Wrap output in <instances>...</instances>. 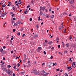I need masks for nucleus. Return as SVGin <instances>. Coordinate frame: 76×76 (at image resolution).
<instances>
[{
    "label": "nucleus",
    "instance_id": "obj_1",
    "mask_svg": "<svg viewBox=\"0 0 76 76\" xmlns=\"http://www.w3.org/2000/svg\"><path fill=\"white\" fill-rule=\"evenodd\" d=\"M45 7H40V10H45Z\"/></svg>",
    "mask_w": 76,
    "mask_h": 76
},
{
    "label": "nucleus",
    "instance_id": "obj_2",
    "mask_svg": "<svg viewBox=\"0 0 76 76\" xmlns=\"http://www.w3.org/2000/svg\"><path fill=\"white\" fill-rule=\"evenodd\" d=\"M2 69L4 71H5L6 73H8V72H7V69H6V68H3Z\"/></svg>",
    "mask_w": 76,
    "mask_h": 76
},
{
    "label": "nucleus",
    "instance_id": "obj_3",
    "mask_svg": "<svg viewBox=\"0 0 76 76\" xmlns=\"http://www.w3.org/2000/svg\"><path fill=\"white\" fill-rule=\"evenodd\" d=\"M0 15H1L0 18H2V17H4L5 16H6V14L4 13H1L0 14Z\"/></svg>",
    "mask_w": 76,
    "mask_h": 76
},
{
    "label": "nucleus",
    "instance_id": "obj_4",
    "mask_svg": "<svg viewBox=\"0 0 76 76\" xmlns=\"http://www.w3.org/2000/svg\"><path fill=\"white\" fill-rule=\"evenodd\" d=\"M41 50V47H39L38 48V49H37V51H38V52H39L40 51V50Z\"/></svg>",
    "mask_w": 76,
    "mask_h": 76
},
{
    "label": "nucleus",
    "instance_id": "obj_5",
    "mask_svg": "<svg viewBox=\"0 0 76 76\" xmlns=\"http://www.w3.org/2000/svg\"><path fill=\"white\" fill-rule=\"evenodd\" d=\"M33 72L34 73V74H36L37 73V71L35 69H34L33 70Z\"/></svg>",
    "mask_w": 76,
    "mask_h": 76
},
{
    "label": "nucleus",
    "instance_id": "obj_6",
    "mask_svg": "<svg viewBox=\"0 0 76 76\" xmlns=\"http://www.w3.org/2000/svg\"><path fill=\"white\" fill-rule=\"evenodd\" d=\"M69 3H70V4H73V3H74V2H73V1H72V0H71L69 2Z\"/></svg>",
    "mask_w": 76,
    "mask_h": 76
},
{
    "label": "nucleus",
    "instance_id": "obj_7",
    "mask_svg": "<svg viewBox=\"0 0 76 76\" xmlns=\"http://www.w3.org/2000/svg\"><path fill=\"white\" fill-rule=\"evenodd\" d=\"M28 11L27 10V9H26V10L24 12V13L25 14H27V13H28Z\"/></svg>",
    "mask_w": 76,
    "mask_h": 76
},
{
    "label": "nucleus",
    "instance_id": "obj_8",
    "mask_svg": "<svg viewBox=\"0 0 76 76\" xmlns=\"http://www.w3.org/2000/svg\"><path fill=\"white\" fill-rule=\"evenodd\" d=\"M35 2V0H33L31 1V3H32L33 4H34V3Z\"/></svg>",
    "mask_w": 76,
    "mask_h": 76
},
{
    "label": "nucleus",
    "instance_id": "obj_9",
    "mask_svg": "<svg viewBox=\"0 0 76 76\" xmlns=\"http://www.w3.org/2000/svg\"><path fill=\"white\" fill-rule=\"evenodd\" d=\"M38 64V61H34V64Z\"/></svg>",
    "mask_w": 76,
    "mask_h": 76
},
{
    "label": "nucleus",
    "instance_id": "obj_10",
    "mask_svg": "<svg viewBox=\"0 0 76 76\" xmlns=\"http://www.w3.org/2000/svg\"><path fill=\"white\" fill-rule=\"evenodd\" d=\"M56 40L57 42V44H58V41H59V38L57 37V38H56Z\"/></svg>",
    "mask_w": 76,
    "mask_h": 76
},
{
    "label": "nucleus",
    "instance_id": "obj_11",
    "mask_svg": "<svg viewBox=\"0 0 76 76\" xmlns=\"http://www.w3.org/2000/svg\"><path fill=\"white\" fill-rule=\"evenodd\" d=\"M7 72H8V74H10V72H11L10 70V69H8V70Z\"/></svg>",
    "mask_w": 76,
    "mask_h": 76
},
{
    "label": "nucleus",
    "instance_id": "obj_12",
    "mask_svg": "<svg viewBox=\"0 0 76 76\" xmlns=\"http://www.w3.org/2000/svg\"><path fill=\"white\" fill-rule=\"evenodd\" d=\"M49 44H53V42L52 41H50L48 42Z\"/></svg>",
    "mask_w": 76,
    "mask_h": 76
},
{
    "label": "nucleus",
    "instance_id": "obj_13",
    "mask_svg": "<svg viewBox=\"0 0 76 76\" xmlns=\"http://www.w3.org/2000/svg\"><path fill=\"white\" fill-rule=\"evenodd\" d=\"M21 23V22H20V21H18L17 22V23L18 24H20Z\"/></svg>",
    "mask_w": 76,
    "mask_h": 76
},
{
    "label": "nucleus",
    "instance_id": "obj_14",
    "mask_svg": "<svg viewBox=\"0 0 76 76\" xmlns=\"http://www.w3.org/2000/svg\"><path fill=\"white\" fill-rule=\"evenodd\" d=\"M46 17L47 18H48L50 17V16L48 15L47 14L46 15Z\"/></svg>",
    "mask_w": 76,
    "mask_h": 76
},
{
    "label": "nucleus",
    "instance_id": "obj_15",
    "mask_svg": "<svg viewBox=\"0 0 76 76\" xmlns=\"http://www.w3.org/2000/svg\"><path fill=\"white\" fill-rule=\"evenodd\" d=\"M66 45L67 46V48L69 46V43H67L66 44Z\"/></svg>",
    "mask_w": 76,
    "mask_h": 76
},
{
    "label": "nucleus",
    "instance_id": "obj_16",
    "mask_svg": "<svg viewBox=\"0 0 76 76\" xmlns=\"http://www.w3.org/2000/svg\"><path fill=\"white\" fill-rule=\"evenodd\" d=\"M0 51H1V53H3V49H0Z\"/></svg>",
    "mask_w": 76,
    "mask_h": 76
},
{
    "label": "nucleus",
    "instance_id": "obj_17",
    "mask_svg": "<svg viewBox=\"0 0 76 76\" xmlns=\"http://www.w3.org/2000/svg\"><path fill=\"white\" fill-rule=\"evenodd\" d=\"M43 14V13H42V12H40V15H42Z\"/></svg>",
    "mask_w": 76,
    "mask_h": 76
},
{
    "label": "nucleus",
    "instance_id": "obj_18",
    "mask_svg": "<svg viewBox=\"0 0 76 76\" xmlns=\"http://www.w3.org/2000/svg\"><path fill=\"white\" fill-rule=\"evenodd\" d=\"M48 75V73H47L46 74H44V76H46L47 75Z\"/></svg>",
    "mask_w": 76,
    "mask_h": 76
},
{
    "label": "nucleus",
    "instance_id": "obj_19",
    "mask_svg": "<svg viewBox=\"0 0 76 76\" xmlns=\"http://www.w3.org/2000/svg\"><path fill=\"white\" fill-rule=\"evenodd\" d=\"M16 7H13V10H16Z\"/></svg>",
    "mask_w": 76,
    "mask_h": 76
},
{
    "label": "nucleus",
    "instance_id": "obj_20",
    "mask_svg": "<svg viewBox=\"0 0 76 76\" xmlns=\"http://www.w3.org/2000/svg\"><path fill=\"white\" fill-rule=\"evenodd\" d=\"M17 35L19 36L20 35V32L17 33Z\"/></svg>",
    "mask_w": 76,
    "mask_h": 76
},
{
    "label": "nucleus",
    "instance_id": "obj_21",
    "mask_svg": "<svg viewBox=\"0 0 76 76\" xmlns=\"http://www.w3.org/2000/svg\"><path fill=\"white\" fill-rule=\"evenodd\" d=\"M12 38L11 39V40H13V39H14V37H13V36H12Z\"/></svg>",
    "mask_w": 76,
    "mask_h": 76
},
{
    "label": "nucleus",
    "instance_id": "obj_22",
    "mask_svg": "<svg viewBox=\"0 0 76 76\" xmlns=\"http://www.w3.org/2000/svg\"><path fill=\"white\" fill-rule=\"evenodd\" d=\"M6 6V5L5 4H4L3 5H2V7H4Z\"/></svg>",
    "mask_w": 76,
    "mask_h": 76
},
{
    "label": "nucleus",
    "instance_id": "obj_23",
    "mask_svg": "<svg viewBox=\"0 0 76 76\" xmlns=\"http://www.w3.org/2000/svg\"><path fill=\"white\" fill-rule=\"evenodd\" d=\"M51 18H54V15H52L51 16Z\"/></svg>",
    "mask_w": 76,
    "mask_h": 76
},
{
    "label": "nucleus",
    "instance_id": "obj_24",
    "mask_svg": "<svg viewBox=\"0 0 76 76\" xmlns=\"http://www.w3.org/2000/svg\"><path fill=\"white\" fill-rule=\"evenodd\" d=\"M75 64H76V62H74L72 64L74 65V66H75Z\"/></svg>",
    "mask_w": 76,
    "mask_h": 76
},
{
    "label": "nucleus",
    "instance_id": "obj_25",
    "mask_svg": "<svg viewBox=\"0 0 76 76\" xmlns=\"http://www.w3.org/2000/svg\"><path fill=\"white\" fill-rule=\"evenodd\" d=\"M52 8H50L49 9V12H51V9Z\"/></svg>",
    "mask_w": 76,
    "mask_h": 76
},
{
    "label": "nucleus",
    "instance_id": "obj_26",
    "mask_svg": "<svg viewBox=\"0 0 76 76\" xmlns=\"http://www.w3.org/2000/svg\"><path fill=\"white\" fill-rule=\"evenodd\" d=\"M69 70H72V66L69 67Z\"/></svg>",
    "mask_w": 76,
    "mask_h": 76
},
{
    "label": "nucleus",
    "instance_id": "obj_27",
    "mask_svg": "<svg viewBox=\"0 0 76 76\" xmlns=\"http://www.w3.org/2000/svg\"><path fill=\"white\" fill-rule=\"evenodd\" d=\"M30 66H31V64H29L28 65L27 67H29Z\"/></svg>",
    "mask_w": 76,
    "mask_h": 76
},
{
    "label": "nucleus",
    "instance_id": "obj_28",
    "mask_svg": "<svg viewBox=\"0 0 76 76\" xmlns=\"http://www.w3.org/2000/svg\"><path fill=\"white\" fill-rule=\"evenodd\" d=\"M38 20H40V19H41V18H40V16H39L38 17Z\"/></svg>",
    "mask_w": 76,
    "mask_h": 76
},
{
    "label": "nucleus",
    "instance_id": "obj_29",
    "mask_svg": "<svg viewBox=\"0 0 76 76\" xmlns=\"http://www.w3.org/2000/svg\"><path fill=\"white\" fill-rule=\"evenodd\" d=\"M66 69H69V67L67 66V68H66Z\"/></svg>",
    "mask_w": 76,
    "mask_h": 76
},
{
    "label": "nucleus",
    "instance_id": "obj_30",
    "mask_svg": "<svg viewBox=\"0 0 76 76\" xmlns=\"http://www.w3.org/2000/svg\"><path fill=\"white\" fill-rule=\"evenodd\" d=\"M48 66H50V63H49L47 64Z\"/></svg>",
    "mask_w": 76,
    "mask_h": 76
},
{
    "label": "nucleus",
    "instance_id": "obj_31",
    "mask_svg": "<svg viewBox=\"0 0 76 76\" xmlns=\"http://www.w3.org/2000/svg\"><path fill=\"white\" fill-rule=\"evenodd\" d=\"M15 29H13V32H15Z\"/></svg>",
    "mask_w": 76,
    "mask_h": 76
},
{
    "label": "nucleus",
    "instance_id": "obj_32",
    "mask_svg": "<svg viewBox=\"0 0 76 76\" xmlns=\"http://www.w3.org/2000/svg\"><path fill=\"white\" fill-rule=\"evenodd\" d=\"M67 53V51H64V53L65 54H66V53Z\"/></svg>",
    "mask_w": 76,
    "mask_h": 76
},
{
    "label": "nucleus",
    "instance_id": "obj_33",
    "mask_svg": "<svg viewBox=\"0 0 76 76\" xmlns=\"http://www.w3.org/2000/svg\"><path fill=\"white\" fill-rule=\"evenodd\" d=\"M43 53L45 54H45H46V53L45 52V51H44V52H43Z\"/></svg>",
    "mask_w": 76,
    "mask_h": 76
},
{
    "label": "nucleus",
    "instance_id": "obj_34",
    "mask_svg": "<svg viewBox=\"0 0 76 76\" xmlns=\"http://www.w3.org/2000/svg\"><path fill=\"white\" fill-rule=\"evenodd\" d=\"M30 7V6H29V5H28V6H27V9H28V8H29V7Z\"/></svg>",
    "mask_w": 76,
    "mask_h": 76
},
{
    "label": "nucleus",
    "instance_id": "obj_35",
    "mask_svg": "<svg viewBox=\"0 0 76 76\" xmlns=\"http://www.w3.org/2000/svg\"><path fill=\"white\" fill-rule=\"evenodd\" d=\"M18 67H19V66H20V64H19V63H18Z\"/></svg>",
    "mask_w": 76,
    "mask_h": 76
},
{
    "label": "nucleus",
    "instance_id": "obj_36",
    "mask_svg": "<svg viewBox=\"0 0 76 76\" xmlns=\"http://www.w3.org/2000/svg\"><path fill=\"white\" fill-rule=\"evenodd\" d=\"M32 19L31 18H30L29 19V20L30 21H32Z\"/></svg>",
    "mask_w": 76,
    "mask_h": 76
},
{
    "label": "nucleus",
    "instance_id": "obj_37",
    "mask_svg": "<svg viewBox=\"0 0 76 76\" xmlns=\"http://www.w3.org/2000/svg\"><path fill=\"white\" fill-rule=\"evenodd\" d=\"M8 67H9V68H10V67H11V66L10 65H8Z\"/></svg>",
    "mask_w": 76,
    "mask_h": 76
},
{
    "label": "nucleus",
    "instance_id": "obj_38",
    "mask_svg": "<svg viewBox=\"0 0 76 76\" xmlns=\"http://www.w3.org/2000/svg\"><path fill=\"white\" fill-rule=\"evenodd\" d=\"M19 1L20 3V4H21V0H19Z\"/></svg>",
    "mask_w": 76,
    "mask_h": 76
},
{
    "label": "nucleus",
    "instance_id": "obj_39",
    "mask_svg": "<svg viewBox=\"0 0 76 76\" xmlns=\"http://www.w3.org/2000/svg\"><path fill=\"white\" fill-rule=\"evenodd\" d=\"M14 68L15 69H16V66H14Z\"/></svg>",
    "mask_w": 76,
    "mask_h": 76
},
{
    "label": "nucleus",
    "instance_id": "obj_40",
    "mask_svg": "<svg viewBox=\"0 0 76 76\" xmlns=\"http://www.w3.org/2000/svg\"><path fill=\"white\" fill-rule=\"evenodd\" d=\"M48 35L50 36H51V33H49V34H48Z\"/></svg>",
    "mask_w": 76,
    "mask_h": 76
},
{
    "label": "nucleus",
    "instance_id": "obj_41",
    "mask_svg": "<svg viewBox=\"0 0 76 76\" xmlns=\"http://www.w3.org/2000/svg\"><path fill=\"white\" fill-rule=\"evenodd\" d=\"M53 64V62H51L50 63V66H51V65H52Z\"/></svg>",
    "mask_w": 76,
    "mask_h": 76
},
{
    "label": "nucleus",
    "instance_id": "obj_42",
    "mask_svg": "<svg viewBox=\"0 0 76 76\" xmlns=\"http://www.w3.org/2000/svg\"><path fill=\"white\" fill-rule=\"evenodd\" d=\"M53 58V56H51L50 57V58H51V59H52V58Z\"/></svg>",
    "mask_w": 76,
    "mask_h": 76
},
{
    "label": "nucleus",
    "instance_id": "obj_43",
    "mask_svg": "<svg viewBox=\"0 0 76 76\" xmlns=\"http://www.w3.org/2000/svg\"><path fill=\"white\" fill-rule=\"evenodd\" d=\"M44 64H45V63H43L42 64V67H43V65H44Z\"/></svg>",
    "mask_w": 76,
    "mask_h": 76
},
{
    "label": "nucleus",
    "instance_id": "obj_44",
    "mask_svg": "<svg viewBox=\"0 0 76 76\" xmlns=\"http://www.w3.org/2000/svg\"><path fill=\"white\" fill-rule=\"evenodd\" d=\"M71 58H70L69 60V61H72V59H71Z\"/></svg>",
    "mask_w": 76,
    "mask_h": 76
},
{
    "label": "nucleus",
    "instance_id": "obj_45",
    "mask_svg": "<svg viewBox=\"0 0 76 76\" xmlns=\"http://www.w3.org/2000/svg\"><path fill=\"white\" fill-rule=\"evenodd\" d=\"M72 47H73L74 48H75V47H76V45H75V44H74V46H72Z\"/></svg>",
    "mask_w": 76,
    "mask_h": 76
},
{
    "label": "nucleus",
    "instance_id": "obj_46",
    "mask_svg": "<svg viewBox=\"0 0 76 76\" xmlns=\"http://www.w3.org/2000/svg\"><path fill=\"white\" fill-rule=\"evenodd\" d=\"M14 25H15V26H16L17 25V24L16 23H15L14 24Z\"/></svg>",
    "mask_w": 76,
    "mask_h": 76
},
{
    "label": "nucleus",
    "instance_id": "obj_47",
    "mask_svg": "<svg viewBox=\"0 0 76 76\" xmlns=\"http://www.w3.org/2000/svg\"><path fill=\"white\" fill-rule=\"evenodd\" d=\"M25 35V34H23V35L22 36V37H24Z\"/></svg>",
    "mask_w": 76,
    "mask_h": 76
},
{
    "label": "nucleus",
    "instance_id": "obj_48",
    "mask_svg": "<svg viewBox=\"0 0 76 76\" xmlns=\"http://www.w3.org/2000/svg\"><path fill=\"white\" fill-rule=\"evenodd\" d=\"M60 70V69H57L56 71L58 72V71H59Z\"/></svg>",
    "mask_w": 76,
    "mask_h": 76
},
{
    "label": "nucleus",
    "instance_id": "obj_49",
    "mask_svg": "<svg viewBox=\"0 0 76 76\" xmlns=\"http://www.w3.org/2000/svg\"><path fill=\"white\" fill-rule=\"evenodd\" d=\"M45 11L46 12H48V10H47V9H45Z\"/></svg>",
    "mask_w": 76,
    "mask_h": 76
},
{
    "label": "nucleus",
    "instance_id": "obj_50",
    "mask_svg": "<svg viewBox=\"0 0 76 76\" xmlns=\"http://www.w3.org/2000/svg\"><path fill=\"white\" fill-rule=\"evenodd\" d=\"M51 49H52V50H54V47H53L51 48Z\"/></svg>",
    "mask_w": 76,
    "mask_h": 76
},
{
    "label": "nucleus",
    "instance_id": "obj_51",
    "mask_svg": "<svg viewBox=\"0 0 76 76\" xmlns=\"http://www.w3.org/2000/svg\"><path fill=\"white\" fill-rule=\"evenodd\" d=\"M16 75H15V73H13V75L12 76H15Z\"/></svg>",
    "mask_w": 76,
    "mask_h": 76
},
{
    "label": "nucleus",
    "instance_id": "obj_52",
    "mask_svg": "<svg viewBox=\"0 0 76 76\" xmlns=\"http://www.w3.org/2000/svg\"><path fill=\"white\" fill-rule=\"evenodd\" d=\"M3 48H6V46H4L3 47Z\"/></svg>",
    "mask_w": 76,
    "mask_h": 76
},
{
    "label": "nucleus",
    "instance_id": "obj_53",
    "mask_svg": "<svg viewBox=\"0 0 76 76\" xmlns=\"http://www.w3.org/2000/svg\"><path fill=\"white\" fill-rule=\"evenodd\" d=\"M58 48H60V45H58Z\"/></svg>",
    "mask_w": 76,
    "mask_h": 76
},
{
    "label": "nucleus",
    "instance_id": "obj_54",
    "mask_svg": "<svg viewBox=\"0 0 76 76\" xmlns=\"http://www.w3.org/2000/svg\"><path fill=\"white\" fill-rule=\"evenodd\" d=\"M13 16H15V14H13L12 15V18H13Z\"/></svg>",
    "mask_w": 76,
    "mask_h": 76
},
{
    "label": "nucleus",
    "instance_id": "obj_55",
    "mask_svg": "<svg viewBox=\"0 0 76 76\" xmlns=\"http://www.w3.org/2000/svg\"><path fill=\"white\" fill-rule=\"evenodd\" d=\"M45 42H48V41L47 40H45Z\"/></svg>",
    "mask_w": 76,
    "mask_h": 76
},
{
    "label": "nucleus",
    "instance_id": "obj_56",
    "mask_svg": "<svg viewBox=\"0 0 76 76\" xmlns=\"http://www.w3.org/2000/svg\"><path fill=\"white\" fill-rule=\"evenodd\" d=\"M14 20H16V18H14L13 19Z\"/></svg>",
    "mask_w": 76,
    "mask_h": 76
},
{
    "label": "nucleus",
    "instance_id": "obj_57",
    "mask_svg": "<svg viewBox=\"0 0 76 76\" xmlns=\"http://www.w3.org/2000/svg\"><path fill=\"white\" fill-rule=\"evenodd\" d=\"M28 63L29 64V63H31V62H30V61H28Z\"/></svg>",
    "mask_w": 76,
    "mask_h": 76
},
{
    "label": "nucleus",
    "instance_id": "obj_58",
    "mask_svg": "<svg viewBox=\"0 0 76 76\" xmlns=\"http://www.w3.org/2000/svg\"><path fill=\"white\" fill-rule=\"evenodd\" d=\"M63 23H61L62 27H63Z\"/></svg>",
    "mask_w": 76,
    "mask_h": 76
},
{
    "label": "nucleus",
    "instance_id": "obj_59",
    "mask_svg": "<svg viewBox=\"0 0 76 76\" xmlns=\"http://www.w3.org/2000/svg\"><path fill=\"white\" fill-rule=\"evenodd\" d=\"M37 37V35L36 34L35 36H34V37Z\"/></svg>",
    "mask_w": 76,
    "mask_h": 76
},
{
    "label": "nucleus",
    "instance_id": "obj_60",
    "mask_svg": "<svg viewBox=\"0 0 76 76\" xmlns=\"http://www.w3.org/2000/svg\"><path fill=\"white\" fill-rule=\"evenodd\" d=\"M3 60H5V58L4 57L3 58Z\"/></svg>",
    "mask_w": 76,
    "mask_h": 76
},
{
    "label": "nucleus",
    "instance_id": "obj_61",
    "mask_svg": "<svg viewBox=\"0 0 76 76\" xmlns=\"http://www.w3.org/2000/svg\"><path fill=\"white\" fill-rule=\"evenodd\" d=\"M72 38V37H70V38H69V39L70 40V39H71Z\"/></svg>",
    "mask_w": 76,
    "mask_h": 76
},
{
    "label": "nucleus",
    "instance_id": "obj_62",
    "mask_svg": "<svg viewBox=\"0 0 76 76\" xmlns=\"http://www.w3.org/2000/svg\"><path fill=\"white\" fill-rule=\"evenodd\" d=\"M26 65H25L24 66V67H26Z\"/></svg>",
    "mask_w": 76,
    "mask_h": 76
},
{
    "label": "nucleus",
    "instance_id": "obj_63",
    "mask_svg": "<svg viewBox=\"0 0 76 76\" xmlns=\"http://www.w3.org/2000/svg\"><path fill=\"white\" fill-rule=\"evenodd\" d=\"M17 3H18V1H16L15 2V4Z\"/></svg>",
    "mask_w": 76,
    "mask_h": 76
},
{
    "label": "nucleus",
    "instance_id": "obj_64",
    "mask_svg": "<svg viewBox=\"0 0 76 76\" xmlns=\"http://www.w3.org/2000/svg\"><path fill=\"white\" fill-rule=\"evenodd\" d=\"M72 16V15L71 14V13H70L69 15V16Z\"/></svg>",
    "mask_w": 76,
    "mask_h": 76
}]
</instances>
